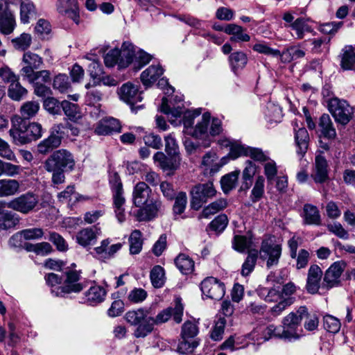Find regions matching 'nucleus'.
I'll return each instance as SVG.
<instances>
[{
    "label": "nucleus",
    "mask_w": 355,
    "mask_h": 355,
    "mask_svg": "<svg viewBox=\"0 0 355 355\" xmlns=\"http://www.w3.org/2000/svg\"><path fill=\"white\" fill-rule=\"evenodd\" d=\"M240 171H234L224 175L220 180L222 189L225 193H227L234 189L238 180Z\"/></svg>",
    "instance_id": "obj_52"
},
{
    "label": "nucleus",
    "mask_w": 355,
    "mask_h": 355,
    "mask_svg": "<svg viewBox=\"0 0 355 355\" xmlns=\"http://www.w3.org/2000/svg\"><path fill=\"white\" fill-rule=\"evenodd\" d=\"M27 94V90L21 86L19 78L10 84L8 89V96L14 101H20Z\"/></svg>",
    "instance_id": "obj_51"
},
{
    "label": "nucleus",
    "mask_w": 355,
    "mask_h": 355,
    "mask_svg": "<svg viewBox=\"0 0 355 355\" xmlns=\"http://www.w3.org/2000/svg\"><path fill=\"white\" fill-rule=\"evenodd\" d=\"M225 164V162H223L222 164L219 162L216 153L209 151L202 157L200 168L205 175L211 176L218 172Z\"/></svg>",
    "instance_id": "obj_19"
},
{
    "label": "nucleus",
    "mask_w": 355,
    "mask_h": 355,
    "mask_svg": "<svg viewBox=\"0 0 355 355\" xmlns=\"http://www.w3.org/2000/svg\"><path fill=\"white\" fill-rule=\"evenodd\" d=\"M324 328L329 332L336 334L339 331L341 324L340 320L332 315H327L323 318Z\"/></svg>",
    "instance_id": "obj_64"
},
{
    "label": "nucleus",
    "mask_w": 355,
    "mask_h": 355,
    "mask_svg": "<svg viewBox=\"0 0 355 355\" xmlns=\"http://www.w3.org/2000/svg\"><path fill=\"white\" fill-rule=\"evenodd\" d=\"M288 27L291 28V31H294L295 38L297 40L303 39L306 33H315L312 27L309 24L308 19L302 17L296 19L293 23L289 24Z\"/></svg>",
    "instance_id": "obj_28"
},
{
    "label": "nucleus",
    "mask_w": 355,
    "mask_h": 355,
    "mask_svg": "<svg viewBox=\"0 0 355 355\" xmlns=\"http://www.w3.org/2000/svg\"><path fill=\"white\" fill-rule=\"evenodd\" d=\"M227 206V200L225 198H219L205 207L201 213V216L207 218L224 209Z\"/></svg>",
    "instance_id": "obj_45"
},
{
    "label": "nucleus",
    "mask_w": 355,
    "mask_h": 355,
    "mask_svg": "<svg viewBox=\"0 0 355 355\" xmlns=\"http://www.w3.org/2000/svg\"><path fill=\"white\" fill-rule=\"evenodd\" d=\"M346 267L345 262L336 261L326 270L322 288L329 289L338 286L340 282V276Z\"/></svg>",
    "instance_id": "obj_12"
},
{
    "label": "nucleus",
    "mask_w": 355,
    "mask_h": 355,
    "mask_svg": "<svg viewBox=\"0 0 355 355\" xmlns=\"http://www.w3.org/2000/svg\"><path fill=\"white\" fill-rule=\"evenodd\" d=\"M151 318L152 317L149 315V311L144 309L130 311L125 314V320L127 322L134 326L141 324Z\"/></svg>",
    "instance_id": "obj_37"
},
{
    "label": "nucleus",
    "mask_w": 355,
    "mask_h": 355,
    "mask_svg": "<svg viewBox=\"0 0 355 355\" xmlns=\"http://www.w3.org/2000/svg\"><path fill=\"white\" fill-rule=\"evenodd\" d=\"M175 263L179 270L184 275L191 274L194 270L193 260L186 254H180L175 259Z\"/></svg>",
    "instance_id": "obj_41"
},
{
    "label": "nucleus",
    "mask_w": 355,
    "mask_h": 355,
    "mask_svg": "<svg viewBox=\"0 0 355 355\" xmlns=\"http://www.w3.org/2000/svg\"><path fill=\"white\" fill-rule=\"evenodd\" d=\"M304 315H306V307L300 306L296 312H291L284 318L281 328L284 339L291 340L300 338V334L297 329L302 320L304 319Z\"/></svg>",
    "instance_id": "obj_3"
},
{
    "label": "nucleus",
    "mask_w": 355,
    "mask_h": 355,
    "mask_svg": "<svg viewBox=\"0 0 355 355\" xmlns=\"http://www.w3.org/2000/svg\"><path fill=\"white\" fill-rule=\"evenodd\" d=\"M130 253L131 254H139L143 245L142 234L138 230H134L129 237Z\"/></svg>",
    "instance_id": "obj_50"
},
{
    "label": "nucleus",
    "mask_w": 355,
    "mask_h": 355,
    "mask_svg": "<svg viewBox=\"0 0 355 355\" xmlns=\"http://www.w3.org/2000/svg\"><path fill=\"white\" fill-rule=\"evenodd\" d=\"M258 257L257 250H250L248 254L241 266V274L243 277L248 276L254 269Z\"/></svg>",
    "instance_id": "obj_43"
},
{
    "label": "nucleus",
    "mask_w": 355,
    "mask_h": 355,
    "mask_svg": "<svg viewBox=\"0 0 355 355\" xmlns=\"http://www.w3.org/2000/svg\"><path fill=\"white\" fill-rule=\"evenodd\" d=\"M183 105H178L175 106L171 100H168L167 98L164 97L162 98V105L160 107V111L164 114H166L170 119L169 121L171 123H173V118L177 119L181 116L183 113Z\"/></svg>",
    "instance_id": "obj_30"
},
{
    "label": "nucleus",
    "mask_w": 355,
    "mask_h": 355,
    "mask_svg": "<svg viewBox=\"0 0 355 355\" xmlns=\"http://www.w3.org/2000/svg\"><path fill=\"white\" fill-rule=\"evenodd\" d=\"M120 51V60L119 67L120 68L127 67L134 59L137 53V48L130 42H123Z\"/></svg>",
    "instance_id": "obj_29"
},
{
    "label": "nucleus",
    "mask_w": 355,
    "mask_h": 355,
    "mask_svg": "<svg viewBox=\"0 0 355 355\" xmlns=\"http://www.w3.org/2000/svg\"><path fill=\"white\" fill-rule=\"evenodd\" d=\"M20 5V20L24 24H28L30 19L35 15V6L31 0H18L13 6L17 7Z\"/></svg>",
    "instance_id": "obj_32"
},
{
    "label": "nucleus",
    "mask_w": 355,
    "mask_h": 355,
    "mask_svg": "<svg viewBox=\"0 0 355 355\" xmlns=\"http://www.w3.org/2000/svg\"><path fill=\"white\" fill-rule=\"evenodd\" d=\"M119 94L122 101L131 105L132 110L141 108L142 105L134 107L138 102L142 101L141 93L139 92L138 87L130 83L123 84L120 88Z\"/></svg>",
    "instance_id": "obj_16"
},
{
    "label": "nucleus",
    "mask_w": 355,
    "mask_h": 355,
    "mask_svg": "<svg viewBox=\"0 0 355 355\" xmlns=\"http://www.w3.org/2000/svg\"><path fill=\"white\" fill-rule=\"evenodd\" d=\"M101 234L100 228L96 226L86 227L80 230L76 234V241L83 247L93 245L96 243L98 236Z\"/></svg>",
    "instance_id": "obj_22"
},
{
    "label": "nucleus",
    "mask_w": 355,
    "mask_h": 355,
    "mask_svg": "<svg viewBox=\"0 0 355 355\" xmlns=\"http://www.w3.org/2000/svg\"><path fill=\"white\" fill-rule=\"evenodd\" d=\"M61 107L70 120L76 121L81 119L82 115L80 110L77 104L64 100L61 102Z\"/></svg>",
    "instance_id": "obj_42"
},
{
    "label": "nucleus",
    "mask_w": 355,
    "mask_h": 355,
    "mask_svg": "<svg viewBox=\"0 0 355 355\" xmlns=\"http://www.w3.org/2000/svg\"><path fill=\"white\" fill-rule=\"evenodd\" d=\"M322 275V270L318 265L313 264L310 266L306 284V288L309 293L316 294L318 293Z\"/></svg>",
    "instance_id": "obj_20"
},
{
    "label": "nucleus",
    "mask_w": 355,
    "mask_h": 355,
    "mask_svg": "<svg viewBox=\"0 0 355 355\" xmlns=\"http://www.w3.org/2000/svg\"><path fill=\"white\" fill-rule=\"evenodd\" d=\"M80 275L78 271L71 270L66 272V278L63 284L52 290V293L57 297H62L67 294L72 293H80L85 288V286L80 283Z\"/></svg>",
    "instance_id": "obj_8"
},
{
    "label": "nucleus",
    "mask_w": 355,
    "mask_h": 355,
    "mask_svg": "<svg viewBox=\"0 0 355 355\" xmlns=\"http://www.w3.org/2000/svg\"><path fill=\"white\" fill-rule=\"evenodd\" d=\"M163 69L157 64H152L141 74V80L146 87H149L163 74Z\"/></svg>",
    "instance_id": "obj_27"
},
{
    "label": "nucleus",
    "mask_w": 355,
    "mask_h": 355,
    "mask_svg": "<svg viewBox=\"0 0 355 355\" xmlns=\"http://www.w3.org/2000/svg\"><path fill=\"white\" fill-rule=\"evenodd\" d=\"M327 162L321 155H318L315 159V168L311 178L316 183H323L328 180Z\"/></svg>",
    "instance_id": "obj_25"
},
{
    "label": "nucleus",
    "mask_w": 355,
    "mask_h": 355,
    "mask_svg": "<svg viewBox=\"0 0 355 355\" xmlns=\"http://www.w3.org/2000/svg\"><path fill=\"white\" fill-rule=\"evenodd\" d=\"M216 194V190L211 182L194 186L191 190L192 208L198 210L204 203L214 198Z\"/></svg>",
    "instance_id": "obj_5"
},
{
    "label": "nucleus",
    "mask_w": 355,
    "mask_h": 355,
    "mask_svg": "<svg viewBox=\"0 0 355 355\" xmlns=\"http://www.w3.org/2000/svg\"><path fill=\"white\" fill-rule=\"evenodd\" d=\"M106 295L105 290L100 286H91L85 293L86 300L89 304L94 305L103 302Z\"/></svg>",
    "instance_id": "obj_40"
},
{
    "label": "nucleus",
    "mask_w": 355,
    "mask_h": 355,
    "mask_svg": "<svg viewBox=\"0 0 355 355\" xmlns=\"http://www.w3.org/2000/svg\"><path fill=\"white\" fill-rule=\"evenodd\" d=\"M221 145L230 146L229 157L236 159L241 156H248L254 160H266V155L260 148H252L241 144H232L227 139L221 141Z\"/></svg>",
    "instance_id": "obj_7"
},
{
    "label": "nucleus",
    "mask_w": 355,
    "mask_h": 355,
    "mask_svg": "<svg viewBox=\"0 0 355 355\" xmlns=\"http://www.w3.org/2000/svg\"><path fill=\"white\" fill-rule=\"evenodd\" d=\"M264 114L266 119L270 123L279 122L282 116L281 107L272 102H268L266 104Z\"/></svg>",
    "instance_id": "obj_46"
},
{
    "label": "nucleus",
    "mask_w": 355,
    "mask_h": 355,
    "mask_svg": "<svg viewBox=\"0 0 355 355\" xmlns=\"http://www.w3.org/2000/svg\"><path fill=\"white\" fill-rule=\"evenodd\" d=\"M282 255V245L275 243L272 238L263 239L261 242L259 257L266 261L268 268L275 266L279 263Z\"/></svg>",
    "instance_id": "obj_6"
},
{
    "label": "nucleus",
    "mask_w": 355,
    "mask_h": 355,
    "mask_svg": "<svg viewBox=\"0 0 355 355\" xmlns=\"http://www.w3.org/2000/svg\"><path fill=\"white\" fill-rule=\"evenodd\" d=\"M257 166L252 161H247L243 171V179L245 189H249L251 186V180L257 172Z\"/></svg>",
    "instance_id": "obj_59"
},
{
    "label": "nucleus",
    "mask_w": 355,
    "mask_h": 355,
    "mask_svg": "<svg viewBox=\"0 0 355 355\" xmlns=\"http://www.w3.org/2000/svg\"><path fill=\"white\" fill-rule=\"evenodd\" d=\"M210 119L211 115L209 113H204L201 117V120L198 121L189 135L196 139H204L205 141L202 146L205 148L210 146L211 142L208 131Z\"/></svg>",
    "instance_id": "obj_15"
},
{
    "label": "nucleus",
    "mask_w": 355,
    "mask_h": 355,
    "mask_svg": "<svg viewBox=\"0 0 355 355\" xmlns=\"http://www.w3.org/2000/svg\"><path fill=\"white\" fill-rule=\"evenodd\" d=\"M300 216L304 225H320L321 224L320 211L315 205L309 203L305 204Z\"/></svg>",
    "instance_id": "obj_24"
},
{
    "label": "nucleus",
    "mask_w": 355,
    "mask_h": 355,
    "mask_svg": "<svg viewBox=\"0 0 355 355\" xmlns=\"http://www.w3.org/2000/svg\"><path fill=\"white\" fill-rule=\"evenodd\" d=\"M74 167L73 156L65 149H60L53 152L44 162V168L46 171H53L55 168H58L71 171Z\"/></svg>",
    "instance_id": "obj_2"
},
{
    "label": "nucleus",
    "mask_w": 355,
    "mask_h": 355,
    "mask_svg": "<svg viewBox=\"0 0 355 355\" xmlns=\"http://www.w3.org/2000/svg\"><path fill=\"white\" fill-rule=\"evenodd\" d=\"M229 62L232 71L236 73L237 70L242 69L248 62V58L242 51H235L229 57Z\"/></svg>",
    "instance_id": "obj_44"
},
{
    "label": "nucleus",
    "mask_w": 355,
    "mask_h": 355,
    "mask_svg": "<svg viewBox=\"0 0 355 355\" xmlns=\"http://www.w3.org/2000/svg\"><path fill=\"white\" fill-rule=\"evenodd\" d=\"M12 128L9 130V135L12 141L16 145H24L30 143V139L26 128V121H23L18 115L11 118Z\"/></svg>",
    "instance_id": "obj_10"
},
{
    "label": "nucleus",
    "mask_w": 355,
    "mask_h": 355,
    "mask_svg": "<svg viewBox=\"0 0 355 355\" xmlns=\"http://www.w3.org/2000/svg\"><path fill=\"white\" fill-rule=\"evenodd\" d=\"M328 107L338 123L345 125L351 120L353 109L346 101L332 98L329 101Z\"/></svg>",
    "instance_id": "obj_9"
},
{
    "label": "nucleus",
    "mask_w": 355,
    "mask_h": 355,
    "mask_svg": "<svg viewBox=\"0 0 355 355\" xmlns=\"http://www.w3.org/2000/svg\"><path fill=\"white\" fill-rule=\"evenodd\" d=\"M198 331V327L195 322L187 321L182 327L181 338H196Z\"/></svg>",
    "instance_id": "obj_62"
},
{
    "label": "nucleus",
    "mask_w": 355,
    "mask_h": 355,
    "mask_svg": "<svg viewBox=\"0 0 355 355\" xmlns=\"http://www.w3.org/2000/svg\"><path fill=\"white\" fill-rule=\"evenodd\" d=\"M199 341L197 338H184L179 343L178 351L182 354L192 353L198 346Z\"/></svg>",
    "instance_id": "obj_56"
},
{
    "label": "nucleus",
    "mask_w": 355,
    "mask_h": 355,
    "mask_svg": "<svg viewBox=\"0 0 355 355\" xmlns=\"http://www.w3.org/2000/svg\"><path fill=\"white\" fill-rule=\"evenodd\" d=\"M94 85L90 83L85 85V88L88 89L85 95V102L87 105L93 107L95 112H91L92 116L98 118L100 116L101 110L100 109V102L103 99L104 94L97 88H92Z\"/></svg>",
    "instance_id": "obj_17"
},
{
    "label": "nucleus",
    "mask_w": 355,
    "mask_h": 355,
    "mask_svg": "<svg viewBox=\"0 0 355 355\" xmlns=\"http://www.w3.org/2000/svg\"><path fill=\"white\" fill-rule=\"evenodd\" d=\"M200 288L203 295L212 300H219L225 295L224 284L213 277L205 278Z\"/></svg>",
    "instance_id": "obj_11"
},
{
    "label": "nucleus",
    "mask_w": 355,
    "mask_h": 355,
    "mask_svg": "<svg viewBox=\"0 0 355 355\" xmlns=\"http://www.w3.org/2000/svg\"><path fill=\"white\" fill-rule=\"evenodd\" d=\"M201 114V110H196L193 111L188 110L184 112L182 123L184 125V132L187 135H189L190 132L193 128V123L195 119L200 116Z\"/></svg>",
    "instance_id": "obj_53"
},
{
    "label": "nucleus",
    "mask_w": 355,
    "mask_h": 355,
    "mask_svg": "<svg viewBox=\"0 0 355 355\" xmlns=\"http://www.w3.org/2000/svg\"><path fill=\"white\" fill-rule=\"evenodd\" d=\"M252 48L254 51L266 55H271L272 57H279L280 55V51L271 48L265 41L257 40Z\"/></svg>",
    "instance_id": "obj_54"
},
{
    "label": "nucleus",
    "mask_w": 355,
    "mask_h": 355,
    "mask_svg": "<svg viewBox=\"0 0 355 355\" xmlns=\"http://www.w3.org/2000/svg\"><path fill=\"white\" fill-rule=\"evenodd\" d=\"M224 32L232 35L230 38L232 42H248L250 40V36L243 32V28L234 24L227 25Z\"/></svg>",
    "instance_id": "obj_35"
},
{
    "label": "nucleus",
    "mask_w": 355,
    "mask_h": 355,
    "mask_svg": "<svg viewBox=\"0 0 355 355\" xmlns=\"http://www.w3.org/2000/svg\"><path fill=\"white\" fill-rule=\"evenodd\" d=\"M18 0H0V32L4 35L12 33L16 26L14 12L11 6Z\"/></svg>",
    "instance_id": "obj_4"
},
{
    "label": "nucleus",
    "mask_w": 355,
    "mask_h": 355,
    "mask_svg": "<svg viewBox=\"0 0 355 355\" xmlns=\"http://www.w3.org/2000/svg\"><path fill=\"white\" fill-rule=\"evenodd\" d=\"M154 326L153 318H149L144 322L137 325L133 335L137 338H145L153 331Z\"/></svg>",
    "instance_id": "obj_57"
},
{
    "label": "nucleus",
    "mask_w": 355,
    "mask_h": 355,
    "mask_svg": "<svg viewBox=\"0 0 355 355\" xmlns=\"http://www.w3.org/2000/svg\"><path fill=\"white\" fill-rule=\"evenodd\" d=\"M264 183L265 179L263 176L259 175L257 178L251 191L250 198L252 202H257L262 198L264 193Z\"/></svg>",
    "instance_id": "obj_61"
},
{
    "label": "nucleus",
    "mask_w": 355,
    "mask_h": 355,
    "mask_svg": "<svg viewBox=\"0 0 355 355\" xmlns=\"http://www.w3.org/2000/svg\"><path fill=\"white\" fill-rule=\"evenodd\" d=\"M305 55V52L296 46H292L287 48L282 53L280 52L281 60L283 62H290L292 60L302 58Z\"/></svg>",
    "instance_id": "obj_47"
},
{
    "label": "nucleus",
    "mask_w": 355,
    "mask_h": 355,
    "mask_svg": "<svg viewBox=\"0 0 355 355\" xmlns=\"http://www.w3.org/2000/svg\"><path fill=\"white\" fill-rule=\"evenodd\" d=\"M295 143L297 146V153L303 156L309 146V135L304 128H299L297 123H294Z\"/></svg>",
    "instance_id": "obj_26"
},
{
    "label": "nucleus",
    "mask_w": 355,
    "mask_h": 355,
    "mask_svg": "<svg viewBox=\"0 0 355 355\" xmlns=\"http://www.w3.org/2000/svg\"><path fill=\"white\" fill-rule=\"evenodd\" d=\"M150 280L155 288H161L165 282L164 270L160 266H155L150 271Z\"/></svg>",
    "instance_id": "obj_55"
},
{
    "label": "nucleus",
    "mask_w": 355,
    "mask_h": 355,
    "mask_svg": "<svg viewBox=\"0 0 355 355\" xmlns=\"http://www.w3.org/2000/svg\"><path fill=\"white\" fill-rule=\"evenodd\" d=\"M153 159L155 163L163 171H173L178 168L175 157L168 158L162 152H157Z\"/></svg>",
    "instance_id": "obj_36"
},
{
    "label": "nucleus",
    "mask_w": 355,
    "mask_h": 355,
    "mask_svg": "<svg viewBox=\"0 0 355 355\" xmlns=\"http://www.w3.org/2000/svg\"><path fill=\"white\" fill-rule=\"evenodd\" d=\"M17 222L14 214L8 211H0V229L6 230L14 227Z\"/></svg>",
    "instance_id": "obj_63"
},
{
    "label": "nucleus",
    "mask_w": 355,
    "mask_h": 355,
    "mask_svg": "<svg viewBox=\"0 0 355 355\" xmlns=\"http://www.w3.org/2000/svg\"><path fill=\"white\" fill-rule=\"evenodd\" d=\"M38 201L35 195L26 193L10 200L8 207L23 214H28L37 205Z\"/></svg>",
    "instance_id": "obj_14"
},
{
    "label": "nucleus",
    "mask_w": 355,
    "mask_h": 355,
    "mask_svg": "<svg viewBox=\"0 0 355 355\" xmlns=\"http://www.w3.org/2000/svg\"><path fill=\"white\" fill-rule=\"evenodd\" d=\"M56 10L62 15L71 18L76 24L79 22L78 0H58Z\"/></svg>",
    "instance_id": "obj_18"
},
{
    "label": "nucleus",
    "mask_w": 355,
    "mask_h": 355,
    "mask_svg": "<svg viewBox=\"0 0 355 355\" xmlns=\"http://www.w3.org/2000/svg\"><path fill=\"white\" fill-rule=\"evenodd\" d=\"M88 71L93 79V85H99L101 76L103 75V70L99 62L93 60L88 66Z\"/></svg>",
    "instance_id": "obj_58"
},
{
    "label": "nucleus",
    "mask_w": 355,
    "mask_h": 355,
    "mask_svg": "<svg viewBox=\"0 0 355 355\" xmlns=\"http://www.w3.org/2000/svg\"><path fill=\"white\" fill-rule=\"evenodd\" d=\"M61 144V137L51 134L47 139L42 141L37 145V150L40 153L45 155L53 149L58 148Z\"/></svg>",
    "instance_id": "obj_39"
},
{
    "label": "nucleus",
    "mask_w": 355,
    "mask_h": 355,
    "mask_svg": "<svg viewBox=\"0 0 355 355\" xmlns=\"http://www.w3.org/2000/svg\"><path fill=\"white\" fill-rule=\"evenodd\" d=\"M174 307H168L159 312L155 318H153L154 325L161 324L167 322L171 317L176 323L182 321L183 315V305L181 303V299L177 298L175 301Z\"/></svg>",
    "instance_id": "obj_13"
},
{
    "label": "nucleus",
    "mask_w": 355,
    "mask_h": 355,
    "mask_svg": "<svg viewBox=\"0 0 355 355\" xmlns=\"http://www.w3.org/2000/svg\"><path fill=\"white\" fill-rule=\"evenodd\" d=\"M53 87L61 93L67 92L71 88V83L68 76L66 74H58L53 79Z\"/></svg>",
    "instance_id": "obj_60"
},
{
    "label": "nucleus",
    "mask_w": 355,
    "mask_h": 355,
    "mask_svg": "<svg viewBox=\"0 0 355 355\" xmlns=\"http://www.w3.org/2000/svg\"><path fill=\"white\" fill-rule=\"evenodd\" d=\"M44 232L42 228L35 227L29 228L20 231L17 234L12 236L10 239V243L18 239L19 236L23 237L25 240H38L43 237Z\"/></svg>",
    "instance_id": "obj_48"
},
{
    "label": "nucleus",
    "mask_w": 355,
    "mask_h": 355,
    "mask_svg": "<svg viewBox=\"0 0 355 355\" xmlns=\"http://www.w3.org/2000/svg\"><path fill=\"white\" fill-rule=\"evenodd\" d=\"M340 67L343 70H352L355 64V52L352 46H345L340 54Z\"/></svg>",
    "instance_id": "obj_33"
},
{
    "label": "nucleus",
    "mask_w": 355,
    "mask_h": 355,
    "mask_svg": "<svg viewBox=\"0 0 355 355\" xmlns=\"http://www.w3.org/2000/svg\"><path fill=\"white\" fill-rule=\"evenodd\" d=\"M125 199L123 196V191L113 193V204L114 212L119 222L122 223L125 220L124 205Z\"/></svg>",
    "instance_id": "obj_38"
},
{
    "label": "nucleus",
    "mask_w": 355,
    "mask_h": 355,
    "mask_svg": "<svg viewBox=\"0 0 355 355\" xmlns=\"http://www.w3.org/2000/svg\"><path fill=\"white\" fill-rule=\"evenodd\" d=\"M20 184L15 179L0 180V197L14 196L19 191Z\"/></svg>",
    "instance_id": "obj_34"
},
{
    "label": "nucleus",
    "mask_w": 355,
    "mask_h": 355,
    "mask_svg": "<svg viewBox=\"0 0 355 355\" xmlns=\"http://www.w3.org/2000/svg\"><path fill=\"white\" fill-rule=\"evenodd\" d=\"M132 202L139 208L135 214L139 221H148L156 218L162 207V201L152 196V190L145 182H139L134 187Z\"/></svg>",
    "instance_id": "obj_1"
},
{
    "label": "nucleus",
    "mask_w": 355,
    "mask_h": 355,
    "mask_svg": "<svg viewBox=\"0 0 355 355\" xmlns=\"http://www.w3.org/2000/svg\"><path fill=\"white\" fill-rule=\"evenodd\" d=\"M320 126L323 135L329 139H333L336 135L335 128L333 127L332 122L329 116L324 114L320 119Z\"/></svg>",
    "instance_id": "obj_49"
},
{
    "label": "nucleus",
    "mask_w": 355,
    "mask_h": 355,
    "mask_svg": "<svg viewBox=\"0 0 355 355\" xmlns=\"http://www.w3.org/2000/svg\"><path fill=\"white\" fill-rule=\"evenodd\" d=\"M120 122L114 118H107L100 121L94 130L98 135H108L121 131Z\"/></svg>",
    "instance_id": "obj_23"
},
{
    "label": "nucleus",
    "mask_w": 355,
    "mask_h": 355,
    "mask_svg": "<svg viewBox=\"0 0 355 355\" xmlns=\"http://www.w3.org/2000/svg\"><path fill=\"white\" fill-rule=\"evenodd\" d=\"M23 63L25 64L21 69L24 77L31 76L35 72V69H39L42 63V58L37 54L28 51L23 55Z\"/></svg>",
    "instance_id": "obj_21"
},
{
    "label": "nucleus",
    "mask_w": 355,
    "mask_h": 355,
    "mask_svg": "<svg viewBox=\"0 0 355 355\" xmlns=\"http://www.w3.org/2000/svg\"><path fill=\"white\" fill-rule=\"evenodd\" d=\"M40 109V103L36 101H28L24 102L19 108L20 115H18L23 121L29 120L35 117Z\"/></svg>",
    "instance_id": "obj_31"
}]
</instances>
